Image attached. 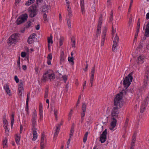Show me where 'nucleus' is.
<instances>
[{
    "mask_svg": "<svg viewBox=\"0 0 149 149\" xmlns=\"http://www.w3.org/2000/svg\"><path fill=\"white\" fill-rule=\"evenodd\" d=\"M131 93L130 91H125L122 90L120 93L116 95V97L114 99V106L111 110V117L113 118H118V114L119 113L118 109L120 108L123 106V102L121 100L123 98V94L128 95Z\"/></svg>",
    "mask_w": 149,
    "mask_h": 149,
    "instance_id": "f257e3e1",
    "label": "nucleus"
},
{
    "mask_svg": "<svg viewBox=\"0 0 149 149\" xmlns=\"http://www.w3.org/2000/svg\"><path fill=\"white\" fill-rule=\"evenodd\" d=\"M132 72H131L127 76L125 77L123 82V84L126 89L130 85L131 82L132 81L133 78L132 76Z\"/></svg>",
    "mask_w": 149,
    "mask_h": 149,
    "instance_id": "f03ea898",
    "label": "nucleus"
},
{
    "mask_svg": "<svg viewBox=\"0 0 149 149\" xmlns=\"http://www.w3.org/2000/svg\"><path fill=\"white\" fill-rule=\"evenodd\" d=\"M19 34L15 33L11 35L8 39V43L9 45H12L13 44L16 43L18 40V37Z\"/></svg>",
    "mask_w": 149,
    "mask_h": 149,
    "instance_id": "7ed1b4c3",
    "label": "nucleus"
},
{
    "mask_svg": "<svg viewBox=\"0 0 149 149\" xmlns=\"http://www.w3.org/2000/svg\"><path fill=\"white\" fill-rule=\"evenodd\" d=\"M29 11L30 17L32 18L35 16L37 15L38 12L36 5L31 6L29 8Z\"/></svg>",
    "mask_w": 149,
    "mask_h": 149,
    "instance_id": "20e7f679",
    "label": "nucleus"
},
{
    "mask_svg": "<svg viewBox=\"0 0 149 149\" xmlns=\"http://www.w3.org/2000/svg\"><path fill=\"white\" fill-rule=\"evenodd\" d=\"M28 17V15L26 13L22 14L17 18L16 21V23L18 25L21 24L26 20Z\"/></svg>",
    "mask_w": 149,
    "mask_h": 149,
    "instance_id": "39448f33",
    "label": "nucleus"
},
{
    "mask_svg": "<svg viewBox=\"0 0 149 149\" xmlns=\"http://www.w3.org/2000/svg\"><path fill=\"white\" fill-rule=\"evenodd\" d=\"M119 39V37L118 36L117 34L116 33L113 42L112 50L113 52H115L116 48L117 47L118 45Z\"/></svg>",
    "mask_w": 149,
    "mask_h": 149,
    "instance_id": "423d86ee",
    "label": "nucleus"
},
{
    "mask_svg": "<svg viewBox=\"0 0 149 149\" xmlns=\"http://www.w3.org/2000/svg\"><path fill=\"white\" fill-rule=\"evenodd\" d=\"M149 37V21L146 25L144 36L141 39V42H143L146 39V37Z\"/></svg>",
    "mask_w": 149,
    "mask_h": 149,
    "instance_id": "0eeeda50",
    "label": "nucleus"
},
{
    "mask_svg": "<svg viewBox=\"0 0 149 149\" xmlns=\"http://www.w3.org/2000/svg\"><path fill=\"white\" fill-rule=\"evenodd\" d=\"M37 115L36 112H33L32 115V118L31 121L32 123V130H33L35 128V127L36 125V119L37 118Z\"/></svg>",
    "mask_w": 149,
    "mask_h": 149,
    "instance_id": "6e6552de",
    "label": "nucleus"
},
{
    "mask_svg": "<svg viewBox=\"0 0 149 149\" xmlns=\"http://www.w3.org/2000/svg\"><path fill=\"white\" fill-rule=\"evenodd\" d=\"M149 78V67H147V70L145 74V78L144 79L143 85L142 87L143 88H145L147 85V81Z\"/></svg>",
    "mask_w": 149,
    "mask_h": 149,
    "instance_id": "1a4fd4ad",
    "label": "nucleus"
},
{
    "mask_svg": "<svg viewBox=\"0 0 149 149\" xmlns=\"http://www.w3.org/2000/svg\"><path fill=\"white\" fill-rule=\"evenodd\" d=\"M107 134V130L106 129L103 132L100 137V141L102 143H104L106 141L107 139L106 136Z\"/></svg>",
    "mask_w": 149,
    "mask_h": 149,
    "instance_id": "9d476101",
    "label": "nucleus"
},
{
    "mask_svg": "<svg viewBox=\"0 0 149 149\" xmlns=\"http://www.w3.org/2000/svg\"><path fill=\"white\" fill-rule=\"evenodd\" d=\"M86 105L85 103L82 104V112L81 113V123L83 122L84 119V117L85 112L86 110Z\"/></svg>",
    "mask_w": 149,
    "mask_h": 149,
    "instance_id": "9b49d317",
    "label": "nucleus"
},
{
    "mask_svg": "<svg viewBox=\"0 0 149 149\" xmlns=\"http://www.w3.org/2000/svg\"><path fill=\"white\" fill-rule=\"evenodd\" d=\"M149 100L147 98L146 99L142 102L140 108V112L143 113L145 109L148 104Z\"/></svg>",
    "mask_w": 149,
    "mask_h": 149,
    "instance_id": "f8f14e48",
    "label": "nucleus"
},
{
    "mask_svg": "<svg viewBox=\"0 0 149 149\" xmlns=\"http://www.w3.org/2000/svg\"><path fill=\"white\" fill-rule=\"evenodd\" d=\"M48 74V77L50 79H54L55 78V75L52 70H49L47 71L45 73V75Z\"/></svg>",
    "mask_w": 149,
    "mask_h": 149,
    "instance_id": "ddd939ff",
    "label": "nucleus"
},
{
    "mask_svg": "<svg viewBox=\"0 0 149 149\" xmlns=\"http://www.w3.org/2000/svg\"><path fill=\"white\" fill-rule=\"evenodd\" d=\"M23 82L21 80L18 86L19 95L22 96V91L24 90Z\"/></svg>",
    "mask_w": 149,
    "mask_h": 149,
    "instance_id": "4468645a",
    "label": "nucleus"
},
{
    "mask_svg": "<svg viewBox=\"0 0 149 149\" xmlns=\"http://www.w3.org/2000/svg\"><path fill=\"white\" fill-rule=\"evenodd\" d=\"M107 31V28L105 27H104L103 31V35L102 36V39L101 40V46H103L104 43V42L105 38L106 36V33Z\"/></svg>",
    "mask_w": 149,
    "mask_h": 149,
    "instance_id": "2eb2a0df",
    "label": "nucleus"
},
{
    "mask_svg": "<svg viewBox=\"0 0 149 149\" xmlns=\"http://www.w3.org/2000/svg\"><path fill=\"white\" fill-rule=\"evenodd\" d=\"M111 119L113 120L111 122V127L110 129L111 130H112L116 125L117 123V120L116 118H111Z\"/></svg>",
    "mask_w": 149,
    "mask_h": 149,
    "instance_id": "dca6fc26",
    "label": "nucleus"
},
{
    "mask_svg": "<svg viewBox=\"0 0 149 149\" xmlns=\"http://www.w3.org/2000/svg\"><path fill=\"white\" fill-rule=\"evenodd\" d=\"M144 57L143 55H141L139 56L137 60V63L138 64H142L144 62L143 60L144 59Z\"/></svg>",
    "mask_w": 149,
    "mask_h": 149,
    "instance_id": "f3484780",
    "label": "nucleus"
},
{
    "mask_svg": "<svg viewBox=\"0 0 149 149\" xmlns=\"http://www.w3.org/2000/svg\"><path fill=\"white\" fill-rule=\"evenodd\" d=\"M37 130V129L36 128H34L33 130V138L32 139L33 141H35L37 138V134L36 132V130Z\"/></svg>",
    "mask_w": 149,
    "mask_h": 149,
    "instance_id": "a211bd4d",
    "label": "nucleus"
},
{
    "mask_svg": "<svg viewBox=\"0 0 149 149\" xmlns=\"http://www.w3.org/2000/svg\"><path fill=\"white\" fill-rule=\"evenodd\" d=\"M4 88L7 94L10 96L11 94L10 93V91L9 89L8 86L6 84V86H4Z\"/></svg>",
    "mask_w": 149,
    "mask_h": 149,
    "instance_id": "6ab92c4d",
    "label": "nucleus"
},
{
    "mask_svg": "<svg viewBox=\"0 0 149 149\" xmlns=\"http://www.w3.org/2000/svg\"><path fill=\"white\" fill-rule=\"evenodd\" d=\"M50 8V6L45 4L42 6V10L43 12L46 11Z\"/></svg>",
    "mask_w": 149,
    "mask_h": 149,
    "instance_id": "aec40b11",
    "label": "nucleus"
},
{
    "mask_svg": "<svg viewBox=\"0 0 149 149\" xmlns=\"http://www.w3.org/2000/svg\"><path fill=\"white\" fill-rule=\"evenodd\" d=\"M81 12L82 13H84V0H81Z\"/></svg>",
    "mask_w": 149,
    "mask_h": 149,
    "instance_id": "412c9836",
    "label": "nucleus"
},
{
    "mask_svg": "<svg viewBox=\"0 0 149 149\" xmlns=\"http://www.w3.org/2000/svg\"><path fill=\"white\" fill-rule=\"evenodd\" d=\"M7 139L6 137H5L3 141V148H7L8 145H7Z\"/></svg>",
    "mask_w": 149,
    "mask_h": 149,
    "instance_id": "4be33fe9",
    "label": "nucleus"
},
{
    "mask_svg": "<svg viewBox=\"0 0 149 149\" xmlns=\"http://www.w3.org/2000/svg\"><path fill=\"white\" fill-rule=\"evenodd\" d=\"M20 136L17 134L15 136V141L17 145L19 144V142L20 141Z\"/></svg>",
    "mask_w": 149,
    "mask_h": 149,
    "instance_id": "5701e85b",
    "label": "nucleus"
},
{
    "mask_svg": "<svg viewBox=\"0 0 149 149\" xmlns=\"http://www.w3.org/2000/svg\"><path fill=\"white\" fill-rule=\"evenodd\" d=\"M102 15L101 14L100 15V17L98 19V25L102 26Z\"/></svg>",
    "mask_w": 149,
    "mask_h": 149,
    "instance_id": "b1692460",
    "label": "nucleus"
},
{
    "mask_svg": "<svg viewBox=\"0 0 149 149\" xmlns=\"http://www.w3.org/2000/svg\"><path fill=\"white\" fill-rule=\"evenodd\" d=\"M45 137V134L43 132L42 134L41 135V138L40 141V143H46V140L45 141H44V139Z\"/></svg>",
    "mask_w": 149,
    "mask_h": 149,
    "instance_id": "393cba45",
    "label": "nucleus"
},
{
    "mask_svg": "<svg viewBox=\"0 0 149 149\" xmlns=\"http://www.w3.org/2000/svg\"><path fill=\"white\" fill-rule=\"evenodd\" d=\"M32 23L31 21H28L27 23L25 24L24 28H28L31 25Z\"/></svg>",
    "mask_w": 149,
    "mask_h": 149,
    "instance_id": "a878e982",
    "label": "nucleus"
},
{
    "mask_svg": "<svg viewBox=\"0 0 149 149\" xmlns=\"http://www.w3.org/2000/svg\"><path fill=\"white\" fill-rule=\"evenodd\" d=\"M52 34H51L50 37H48V44H50V43H51L52 44L53 43V41L52 40Z\"/></svg>",
    "mask_w": 149,
    "mask_h": 149,
    "instance_id": "bb28decb",
    "label": "nucleus"
},
{
    "mask_svg": "<svg viewBox=\"0 0 149 149\" xmlns=\"http://www.w3.org/2000/svg\"><path fill=\"white\" fill-rule=\"evenodd\" d=\"M136 135L135 133H134L132 136V143L134 144L136 140Z\"/></svg>",
    "mask_w": 149,
    "mask_h": 149,
    "instance_id": "cd10ccee",
    "label": "nucleus"
},
{
    "mask_svg": "<svg viewBox=\"0 0 149 149\" xmlns=\"http://www.w3.org/2000/svg\"><path fill=\"white\" fill-rule=\"evenodd\" d=\"M132 15H131L129 18V20L128 22L129 26H132Z\"/></svg>",
    "mask_w": 149,
    "mask_h": 149,
    "instance_id": "c85d7f7f",
    "label": "nucleus"
},
{
    "mask_svg": "<svg viewBox=\"0 0 149 149\" xmlns=\"http://www.w3.org/2000/svg\"><path fill=\"white\" fill-rule=\"evenodd\" d=\"M88 134V132H86L84 135V136L83 139V142L84 143H85L86 142L87 138V136Z\"/></svg>",
    "mask_w": 149,
    "mask_h": 149,
    "instance_id": "c756f323",
    "label": "nucleus"
},
{
    "mask_svg": "<svg viewBox=\"0 0 149 149\" xmlns=\"http://www.w3.org/2000/svg\"><path fill=\"white\" fill-rule=\"evenodd\" d=\"M74 57H69L68 58V61L72 63V65L74 64V62L73 61Z\"/></svg>",
    "mask_w": 149,
    "mask_h": 149,
    "instance_id": "7c9ffc66",
    "label": "nucleus"
},
{
    "mask_svg": "<svg viewBox=\"0 0 149 149\" xmlns=\"http://www.w3.org/2000/svg\"><path fill=\"white\" fill-rule=\"evenodd\" d=\"M65 60L64 54L63 52H62L61 55L60 60L61 61H63Z\"/></svg>",
    "mask_w": 149,
    "mask_h": 149,
    "instance_id": "2f4dec72",
    "label": "nucleus"
},
{
    "mask_svg": "<svg viewBox=\"0 0 149 149\" xmlns=\"http://www.w3.org/2000/svg\"><path fill=\"white\" fill-rule=\"evenodd\" d=\"M29 93H28L27 95V98H26V109H27V110H28V102L29 100Z\"/></svg>",
    "mask_w": 149,
    "mask_h": 149,
    "instance_id": "473e14b6",
    "label": "nucleus"
},
{
    "mask_svg": "<svg viewBox=\"0 0 149 149\" xmlns=\"http://www.w3.org/2000/svg\"><path fill=\"white\" fill-rule=\"evenodd\" d=\"M101 26L98 25L97 26V29L96 33H101Z\"/></svg>",
    "mask_w": 149,
    "mask_h": 149,
    "instance_id": "72a5a7b5",
    "label": "nucleus"
},
{
    "mask_svg": "<svg viewBox=\"0 0 149 149\" xmlns=\"http://www.w3.org/2000/svg\"><path fill=\"white\" fill-rule=\"evenodd\" d=\"M3 122L4 124V125H8V122L6 119L5 116L3 118Z\"/></svg>",
    "mask_w": 149,
    "mask_h": 149,
    "instance_id": "f704fd0d",
    "label": "nucleus"
},
{
    "mask_svg": "<svg viewBox=\"0 0 149 149\" xmlns=\"http://www.w3.org/2000/svg\"><path fill=\"white\" fill-rule=\"evenodd\" d=\"M141 91L140 89L138 90L137 91L138 99H139L141 97L142 93H141Z\"/></svg>",
    "mask_w": 149,
    "mask_h": 149,
    "instance_id": "c9c22d12",
    "label": "nucleus"
},
{
    "mask_svg": "<svg viewBox=\"0 0 149 149\" xmlns=\"http://www.w3.org/2000/svg\"><path fill=\"white\" fill-rule=\"evenodd\" d=\"M67 22L68 27L69 29L71 28V22L70 19H67Z\"/></svg>",
    "mask_w": 149,
    "mask_h": 149,
    "instance_id": "e433bc0d",
    "label": "nucleus"
},
{
    "mask_svg": "<svg viewBox=\"0 0 149 149\" xmlns=\"http://www.w3.org/2000/svg\"><path fill=\"white\" fill-rule=\"evenodd\" d=\"M33 38L30 37H29L27 40V42L29 44H31L32 43Z\"/></svg>",
    "mask_w": 149,
    "mask_h": 149,
    "instance_id": "4c0bfd02",
    "label": "nucleus"
},
{
    "mask_svg": "<svg viewBox=\"0 0 149 149\" xmlns=\"http://www.w3.org/2000/svg\"><path fill=\"white\" fill-rule=\"evenodd\" d=\"M60 129H57L56 127V129L55 131V132L54 134V137H55L56 135H57Z\"/></svg>",
    "mask_w": 149,
    "mask_h": 149,
    "instance_id": "58836bf2",
    "label": "nucleus"
},
{
    "mask_svg": "<svg viewBox=\"0 0 149 149\" xmlns=\"http://www.w3.org/2000/svg\"><path fill=\"white\" fill-rule=\"evenodd\" d=\"M140 19L139 18L138 19V21L137 24V26L136 29H139L140 26Z\"/></svg>",
    "mask_w": 149,
    "mask_h": 149,
    "instance_id": "ea45409f",
    "label": "nucleus"
},
{
    "mask_svg": "<svg viewBox=\"0 0 149 149\" xmlns=\"http://www.w3.org/2000/svg\"><path fill=\"white\" fill-rule=\"evenodd\" d=\"M62 78H63L64 81V82L65 83L67 80L68 76L66 75H63L62 76Z\"/></svg>",
    "mask_w": 149,
    "mask_h": 149,
    "instance_id": "a19ab883",
    "label": "nucleus"
},
{
    "mask_svg": "<svg viewBox=\"0 0 149 149\" xmlns=\"http://www.w3.org/2000/svg\"><path fill=\"white\" fill-rule=\"evenodd\" d=\"M68 11V15L69 17V18L71 17L72 15V11L71 10H67Z\"/></svg>",
    "mask_w": 149,
    "mask_h": 149,
    "instance_id": "79ce46f5",
    "label": "nucleus"
},
{
    "mask_svg": "<svg viewBox=\"0 0 149 149\" xmlns=\"http://www.w3.org/2000/svg\"><path fill=\"white\" fill-rule=\"evenodd\" d=\"M63 38L61 37L59 39V44L60 46H62L63 44Z\"/></svg>",
    "mask_w": 149,
    "mask_h": 149,
    "instance_id": "37998d69",
    "label": "nucleus"
},
{
    "mask_svg": "<svg viewBox=\"0 0 149 149\" xmlns=\"http://www.w3.org/2000/svg\"><path fill=\"white\" fill-rule=\"evenodd\" d=\"M14 79L16 83H18L19 82V79L18 78L17 76V75L15 76Z\"/></svg>",
    "mask_w": 149,
    "mask_h": 149,
    "instance_id": "c03bdc74",
    "label": "nucleus"
},
{
    "mask_svg": "<svg viewBox=\"0 0 149 149\" xmlns=\"http://www.w3.org/2000/svg\"><path fill=\"white\" fill-rule=\"evenodd\" d=\"M139 29H136V31L135 33V37H134V39L137 38V37L138 35L139 32Z\"/></svg>",
    "mask_w": 149,
    "mask_h": 149,
    "instance_id": "a18cd8bd",
    "label": "nucleus"
},
{
    "mask_svg": "<svg viewBox=\"0 0 149 149\" xmlns=\"http://www.w3.org/2000/svg\"><path fill=\"white\" fill-rule=\"evenodd\" d=\"M42 109V104H40L39 105V112H40L41 111V112H43V110Z\"/></svg>",
    "mask_w": 149,
    "mask_h": 149,
    "instance_id": "49530a36",
    "label": "nucleus"
},
{
    "mask_svg": "<svg viewBox=\"0 0 149 149\" xmlns=\"http://www.w3.org/2000/svg\"><path fill=\"white\" fill-rule=\"evenodd\" d=\"M71 41L72 42L73 41V42L72 44V47H74V48L75 47V41L74 40L73 41H72V39H71Z\"/></svg>",
    "mask_w": 149,
    "mask_h": 149,
    "instance_id": "de8ad7c7",
    "label": "nucleus"
},
{
    "mask_svg": "<svg viewBox=\"0 0 149 149\" xmlns=\"http://www.w3.org/2000/svg\"><path fill=\"white\" fill-rule=\"evenodd\" d=\"M129 120L127 118L125 122V124L124 126L125 127H126L127 126Z\"/></svg>",
    "mask_w": 149,
    "mask_h": 149,
    "instance_id": "09e8293b",
    "label": "nucleus"
},
{
    "mask_svg": "<svg viewBox=\"0 0 149 149\" xmlns=\"http://www.w3.org/2000/svg\"><path fill=\"white\" fill-rule=\"evenodd\" d=\"M26 55V54L24 52H22L21 53V56L22 57L24 58L25 57Z\"/></svg>",
    "mask_w": 149,
    "mask_h": 149,
    "instance_id": "8fccbe9b",
    "label": "nucleus"
},
{
    "mask_svg": "<svg viewBox=\"0 0 149 149\" xmlns=\"http://www.w3.org/2000/svg\"><path fill=\"white\" fill-rule=\"evenodd\" d=\"M31 1H30L29 0H28L25 3L26 5L27 6H29L31 4V3H32Z\"/></svg>",
    "mask_w": 149,
    "mask_h": 149,
    "instance_id": "3c124183",
    "label": "nucleus"
},
{
    "mask_svg": "<svg viewBox=\"0 0 149 149\" xmlns=\"http://www.w3.org/2000/svg\"><path fill=\"white\" fill-rule=\"evenodd\" d=\"M87 61H86V67H85V68L83 69V70L85 71H86L88 70V63H87Z\"/></svg>",
    "mask_w": 149,
    "mask_h": 149,
    "instance_id": "603ef678",
    "label": "nucleus"
},
{
    "mask_svg": "<svg viewBox=\"0 0 149 149\" xmlns=\"http://www.w3.org/2000/svg\"><path fill=\"white\" fill-rule=\"evenodd\" d=\"M47 58L48 59L51 60L52 59V56L51 53L49 54L47 56Z\"/></svg>",
    "mask_w": 149,
    "mask_h": 149,
    "instance_id": "864d4df0",
    "label": "nucleus"
},
{
    "mask_svg": "<svg viewBox=\"0 0 149 149\" xmlns=\"http://www.w3.org/2000/svg\"><path fill=\"white\" fill-rule=\"evenodd\" d=\"M43 19L45 21H46L47 20V16L45 13H44L43 14Z\"/></svg>",
    "mask_w": 149,
    "mask_h": 149,
    "instance_id": "5fc2aeb1",
    "label": "nucleus"
},
{
    "mask_svg": "<svg viewBox=\"0 0 149 149\" xmlns=\"http://www.w3.org/2000/svg\"><path fill=\"white\" fill-rule=\"evenodd\" d=\"M36 36V34L35 33H33L29 37H30L31 38H35V37Z\"/></svg>",
    "mask_w": 149,
    "mask_h": 149,
    "instance_id": "6e6d98bb",
    "label": "nucleus"
},
{
    "mask_svg": "<svg viewBox=\"0 0 149 149\" xmlns=\"http://www.w3.org/2000/svg\"><path fill=\"white\" fill-rule=\"evenodd\" d=\"M46 75H45V74H44L43 77V80L45 81L46 79L47 78V77Z\"/></svg>",
    "mask_w": 149,
    "mask_h": 149,
    "instance_id": "4d7b16f0",
    "label": "nucleus"
},
{
    "mask_svg": "<svg viewBox=\"0 0 149 149\" xmlns=\"http://www.w3.org/2000/svg\"><path fill=\"white\" fill-rule=\"evenodd\" d=\"M45 143H40V147L41 149H43L45 148L44 144Z\"/></svg>",
    "mask_w": 149,
    "mask_h": 149,
    "instance_id": "13d9d810",
    "label": "nucleus"
},
{
    "mask_svg": "<svg viewBox=\"0 0 149 149\" xmlns=\"http://www.w3.org/2000/svg\"><path fill=\"white\" fill-rule=\"evenodd\" d=\"M74 130H73L71 129L70 130V135H73L74 133Z\"/></svg>",
    "mask_w": 149,
    "mask_h": 149,
    "instance_id": "bf43d9fd",
    "label": "nucleus"
},
{
    "mask_svg": "<svg viewBox=\"0 0 149 149\" xmlns=\"http://www.w3.org/2000/svg\"><path fill=\"white\" fill-rule=\"evenodd\" d=\"M42 112H41V111L40 112H39V114L40 116V119H42V118H43V115H42Z\"/></svg>",
    "mask_w": 149,
    "mask_h": 149,
    "instance_id": "052dcab7",
    "label": "nucleus"
},
{
    "mask_svg": "<svg viewBox=\"0 0 149 149\" xmlns=\"http://www.w3.org/2000/svg\"><path fill=\"white\" fill-rule=\"evenodd\" d=\"M54 115L55 116H57V114L58 113V110L57 109H54Z\"/></svg>",
    "mask_w": 149,
    "mask_h": 149,
    "instance_id": "680f3d73",
    "label": "nucleus"
},
{
    "mask_svg": "<svg viewBox=\"0 0 149 149\" xmlns=\"http://www.w3.org/2000/svg\"><path fill=\"white\" fill-rule=\"evenodd\" d=\"M72 115V112H70L69 114V120H70L71 119Z\"/></svg>",
    "mask_w": 149,
    "mask_h": 149,
    "instance_id": "e2e57ef3",
    "label": "nucleus"
},
{
    "mask_svg": "<svg viewBox=\"0 0 149 149\" xmlns=\"http://www.w3.org/2000/svg\"><path fill=\"white\" fill-rule=\"evenodd\" d=\"M40 24H38L36 27V29L37 30H39L40 29Z\"/></svg>",
    "mask_w": 149,
    "mask_h": 149,
    "instance_id": "0e129e2a",
    "label": "nucleus"
},
{
    "mask_svg": "<svg viewBox=\"0 0 149 149\" xmlns=\"http://www.w3.org/2000/svg\"><path fill=\"white\" fill-rule=\"evenodd\" d=\"M134 144H133V143H132L131 145L130 149H134Z\"/></svg>",
    "mask_w": 149,
    "mask_h": 149,
    "instance_id": "69168bd1",
    "label": "nucleus"
},
{
    "mask_svg": "<svg viewBox=\"0 0 149 149\" xmlns=\"http://www.w3.org/2000/svg\"><path fill=\"white\" fill-rule=\"evenodd\" d=\"M42 1H43V0H36V3L38 5L39 3L41 2Z\"/></svg>",
    "mask_w": 149,
    "mask_h": 149,
    "instance_id": "338daca9",
    "label": "nucleus"
},
{
    "mask_svg": "<svg viewBox=\"0 0 149 149\" xmlns=\"http://www.w3.org/2000/svg\"><path fill=\"white\" fill-rule=\"evenodd\" d=\"M149 19V13H147L146 15V19L148 20Z\"/></svg>",
    "mask_w": 149,
    "mask_h": 149,
    "instance_id": "774afa93",
    "label": "nucleus"
}]
</instances>
